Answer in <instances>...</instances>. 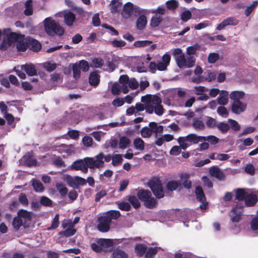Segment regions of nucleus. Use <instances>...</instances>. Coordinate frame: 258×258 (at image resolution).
<instances>
[{
  "label": "nucleus",
  "mask_w": 258,
  "mask_h": 258,
  "mask_svg": "<svg viewBox=\"0 0 258 258\" xmlns=\"http://www.w3.org/2000/svg\"><path fill=\"white\" fill-rule=\"evenodd\" d=\"M141 101L146 105V111L151 114L154 112L158 115L164 113V109L161 105L162 100L158 95L147 94L142 96Z\"/></svg>",
  "instance_id": "1"
},
{
  "label": "nucleus",
  "mask_w": 258,
  "mask_h": 258,
  "mask_svg": "<svg viewBox=\"0 0 258 258\" xmlns=\"http://www.w3.org/2000/svg\"><path fill=\"white\" fill-rule=\"evenodd\" d=\"M43 24L46 32L51 36L55 34L61 36L64 33V29L58 22L51 17H47L43 21Z\"/></svg>",
  "instance_id": "2"
},
{
  "label": "nucleus",
  "mask_w": 258,
  "mask_h": 258,
  "mask_svg": "<svg viewBox=\"0 0 258 258\" xmlns=\"http://www.w3.org/2000/svg\"><path fill=\"white\" fill-rule=\"evenodd\" d=\"M8 40L10 44L13 42H16L17 48L20 51H25L29 45L27 37L25 38L24 36L16 33H11L8 37Z\"/></svg>",
  "instance_id": "3"
},
{
  "label": "nucleus",
  "mask_w": 258,
  "mask_h": 258,
  "mask_svg": "<svg viewBox=\"0 0 258 258\" xmlns=\"http://www.w3.org/2000/svg\"><path fill=\"white\" fill-rule=\"evenodd\" d=\"M205 138L204 136H197L195 134H189L186 137H180L177 139L178 144L181 146L182 149L185 150L190 146L189 143L198 144L203 142Z\"/></svg>",
  "instance_id": "4"
},
{
  "label": "nucleus",
  "mask_w": 258,
  "mask_h": 258,
  "mask_svg": "<svg viewBox=\"0 0 258 258\" xmlns=\"http://www.w3.org/2000/svg\"><path fill=\"white\" fill-rule=\"evenodd\" d=\"M138 198L144 202L145 206L148 208H153L156 205V200L152 196L151 192L148 190L140 189L137 193Z\"/></svg>",
  "instance_id": "5"
},
{
  "label": "nucleus",
  "mask_w": 258,
  "mask_h": 258,
  "mask_svg": "<svg viewBox=\"0 0 258 258\" xmlns=\"http://www.w3.org/2000/svg\"><path fill=\"white\" fill-rule=\"evenodd\" d=\"M149 185L156 198L161 199L164 197V192L161 181L158 178H154L149 182Z\"/></svg>",
  "instance_id": "6"
},
{
  "label": "nucleus",
  "mask_w": 258,
  "mask_h": 258,
  "mask_svg": "<svg viewBox=\"0 0 258 258\" xmlns=\"http://www.w3.org/2000/svg\"><path fill=\"white\" fill-rule=\"evenodd\" d=\"M104 154L100 153L97 155L94 158L92 157H88L86 159L87 163L90 168H100L104 166Z\"/></svg>",
  "instance_id": "7"
},
{
  "label": "nucleus",
  "mask_w": 258,
  "mask_h": 258,
  "mask_svg": "<svg viewBox=\"0 0 258 258\" xmlns=\"http://www.w3.org/2000/svg\"><path fill=\"white\" fill-rule=\"evenodd\" d=\"M139 12V8L138 7L131 3H127L123 7L121 14L124 18H128L133 15H136Z\"/></svg>",
  "instance_id": "8"
},
{
  "label": "nucleus",
  "mask_w": 258,
  "mask_h": 258,
  "mask_svg": "<svg viewBox=\"0 0 258 258\" xmlns=\"http://www.w3.org/2000/svg\"><path fill=\"white\" fill-rule=\"evenodd\" d=\"M196 59L193 56H188L187 57L182 56L179 57L176 62L177 66L180 68H191L195 63Z\"/></svg>",
  "instance_id": "9"
},
{
  "label": "nucleus",
  "mask_w": 258,
  "mask_h": 258,
  "mask_svg": "<svg viewBox=\"0 0 258 258\" xmlns=\"http://www.w3.org/2000/svg\"><path fill=\"white\" fill-rule=\"evenodd\" d=\"M87 158H88V157H86L83 160H78L74 161L70 167L71 169L76 170H81L84 173L87 172L88 169L89 167L86 160Z\"/></svg>",
  "instance_id": "10"
},
{
  "label": "nucleus",
  "mask_w": 258,
  "mask_h": 258,
  "mask_svg": "<svg viewBox=\"0 0 258 258\" xmlns=\"http://www.w3.org/2000/svg\"><path fill=\"white\" fill-rule=\"evenodd\" d=\"M62 227L66 230L62 232L63 234L67 237L71 236L75 234L76 231L74 228L72 221L70 219H64L62 223Z\"/></svg>",
  "instance_id": "11"
},
{
  "label": "nucleus",
  "mask_w": 258,
  "mask_h": 258,
  "mask_svg": "<svg viewBox=\"0 0 258 258\" xmlns=\"http://www.w3.org/2000/svg\"><path fill=\"white\" fill-rule=\"evenodd\" d=\"M56 16L63 17L64 23L70 27L73 25L76 20V15L71 11L60 12L57 13Z\"/></svg>",
  "instance_id": "12"
},
{
  "label": "nucleus",
  "mask_w": 258,
  "mask_h": 258,
  "mask_svg": "<svg viewBox=\"0 0 258 258\" xmlns=\"http://www.w3.org/2000/svg\"><path fill=\"white\" fill-rule=\"evenodd\" d=\"M247 108V104L241 101H235L232 102L231 111L234 113L239 114L244 112Z\"/></svg>",
  "instance_id": "13"
},
{
  "label": "nucleus",
  "mask_w": 258,
  "mask_h": 258,
  "mask_svg": "<svg viewBox=\"0 0 258 258\" xmlns=\"http://www.w3.org/2000/svg\"><path fill=\"white\" fill-rule=\"evenodd\" d=\"M98 221V229L103 232H107L110 228V224L111 223L110 219L104 216L99 218Z\"/></svg>",
  "instance_id": "14"
},
{
  "label": "nucleus",
  "mask_w": 258,
  "mask_h": 258,
  "mask_svg": "<svg viewBox=\"0 0 258 258\" xmlns=\"http://www.w3.org/2000/svg\"><path fill=\"white\" fill-rule=\"evenodd\" d=\"M196 195L197 200L201 203L200 206V208L202 210L206 209L208 205V203L206 201V197L201 187L197 186L196 187Z\"/></svg>",
  "instance_id": "15"
},
{
  "label": "nucleus",
  "mask_w": 258,
  "mask_h": 258,
  "mask_svg": "<svg viewBox=\"0 0 258 258\" xmlns=\"http://www.w3.org/2000/svg\"><path fill=\"white\" fill-rule=\"evenodd\" d=\"M238 23V21L234 17H229L224 20L219 24L216 29L218 30H221L227 26H235Z\"/></svg>",
  "instance_id": "16"
},
{
  "label": "nucleus",
  "mask_w": 258,
  "mask_h": 258,
  "mask_svg": "<svg viewBox=\"0 0 258 258\" xmlns=\"http://www.w3.org/2000/svg\"><path fill=\"white\" fill-rule=\"evenodd\" d=\"M242 209L240 207H236L232 209L230 214L231 220L233 222H238L240 219Z\"/></svg>",
  "instance_id": "17"
},
{
  "label": "nucleus",
  "mask_w": 258,
  "mask_h": 258,
  "mask_svg": "<svg viewBox=\"0 0 258 258\" xmlns=\"http://www.w3.org/2000/svg\"><path fill=\"white\" fill-rule=\"evenodd\" d=\"M170 56L168 54H165L162 58V61L157 63V70L162 71H165L169 65L170 61Z\"/></svg>",
  "instance_id": "18"
},
{
  "label": "nucleus",
  "mask_w": 258,
  "mask_h": 258,
  "mask_svg": "<svg viewBox=\"0 0 258 258\" xmlns=\"http://www.w3.org/2000/svg\"><path fill=\"white\" fill-rule=\"evenodd\" d=\"M19 218L24 222V226H27V224L29 222L32 218V214L24 210H21L18 213Z\"/></svg>",
  "instance_id": "19"
},
{
  "label": "nucleus",
  "mask_w": 258,
  "mask_h": 258,
  "mask_svg": "<svg viewBox=\"0 0 258 258\" xmlns=\"http://www.w3.org/2000/svg\"><path fill=\"white\" fill-rule=\"evenodd\" d=\"M190 175L186 173H182L180 174V183L185 188L189 189L191 187V182L189 179Z\"/></svg>",
  "instance_id": "20"
},
{
  "label": "nucleus",
  "mask_w": 258,
  "mask_h": 258,
  "mask_svg": "<svg viewBox=\"0 0 258 258\" xmlns=\"http://www.w3.org/2000/svg\"><path fill=\"white\" fill-rule=\"evenodd\" d=\"M209 172L211 176L219 180H223L225 178L224 174L220 169L217 166H213L210 168Z\"/></svg>",
  "instance_id": "21"
},
{
  "label": "nucleus",
  "mask_w": 258,
  "mask_h": 258,
  "mask_svg": "<svg viewBox=\"0 0 258 258\" xmlns=\"http://www.w3.org/2000/svg\"><path fill=\"white\" fill-rule=\"evenodd\" d=\"M21 68L22 70L25 71L29 76H33L37 74V70L35 66L32 63L22 65Z\"/></svg>",
  "instance_id": "22"
},
{
  "label": "nucleus",
  "mask_w": 258,
  "mask_h": 258,
  "mask_svg": "<svg viewBox=\"0 0 258 258\" xmlns=\"http://www.w3.org/2000/svg\"><path fill=\"white\" fill-rule=\"evenodd\" d=\"M257 202V197L255 194L249 190L245 199V204L248 206H253Z\"/></svg>",
  "instance_id": "23"
},
{
  "label": "nucleus",
  "mask_w": 258,
  "mask_h": 258,
  "mask_svg": "<svg viewBox=\"0 0 258 258\" xmlns=\"http://www.w3.org/2000/svg\"><path fill=\"white\" fill-rule=\"evenodd\" d=\"M228 95L229 93L227 91H221L217 98L218 103L222 105H226L228 102Z\"/></svg>",
  "instance_id": "24"
},
{
  "label": "nucleus",
  "mask_w": 258,
  "mask_h": 258,
  "mask_svg": "<svg viewBox=\"0 0 258 258\" xmlns=\"http://www.w3.org/2000/svg\"><path fill=\"white\" fill-rule=\"evenodd\" d=\"M245 96V93L242 91H232L229 94V97L234 102L235 101H240V99L243 98Z\"/></svg>",
  "instance_id": "25"
},
{
  "label": "nucleus",
  "mask_w": 258,
  "mask_h": 258,
  "mask_svg": "<svg viewBox=\"0 0 258 258\" xmlns=\"http://www.w3.org/2000/svg\"><path fill=\"white\" fill-rule=\"evenodd\" d=\"M27 41L29 42V45L31 49L32 50L38 51L41 49V45L37 40L31 37H27Z\"/></svg>",
  "instance_id": "26"
},
{
  "label": "nucleus",
  "mask_w": 258,
  "mask_h": 258,
  "mask_svg": "<svg viewBox=\"0 0 258 258\" xmlns=\"http://www.w3.org/2000/svg\"><path fill=\"white\" fill-rule=\"evenodd\" d=\"M23 161L28 166L36 164V160L31 153L26 154L23 157Z\"/></svg>",
  "instance_id": "27"
},
{
  "label": "nucleus",
  "mask_w": 258,
  "mask_h": 258,
  "mask_svg": "<svg viewBox=\"0 0 258 258\" xmlns=\"http://www.w3.org/2000/svg\"><path fill=\"white\" fill-rule=\"evenodd\" d=\"M119 83L121 84L122 91L124 94H126L128 90L126 85L128 84L129 78L126 75H122L119 78Z\"/></svg>",
  "instance_id": "28"
},
{
  "label": "nucleus",
  "mask_w": 258,
  "mask_h": 258,
  "mask_svg": "<svg viewBox=\"0 0 258 258\" xmlns=\"http://www.w3.org/2000/svg\"><path fill=\"white\" fill-rule=\"evenodd\" d=\"M181 187V183L175 180H171L167 182L166 188L169 191H173Z\"/></svg>",
  "instance_id": "29"
},
{
  "label": "nucleus",
  "mask_w": 258,
  "mask_h": 258,
  "mask_svg": "<svg viewBox=\"0 0 258 258\" xmlns=\"http://www.w3.org/2000/svg\"><path fill=\"white\" fill-rule=\"evenodd\" d=\"M133 144L135 148L138 151H142L145 149V142L140 138H137L134 139Z\"/></svg>",
  "instance_id": "30"
},
{
  "label": "nucleus",
  "mask_w": 258,
  "mask_h": 258,
  "mask_svg": "<svg viewBox=\"0 0 258 258\" xmlns=\"http://www.w3.org/2000/svg\"><path fill=\"white\" fill-rule=\"evenodd\" d=\"M151 44L152 42L149 40L137 41L134 43V45L136 47H145L151 45V49L153 50L155 48V45Z\"/></svg>",
  "instance_id": "31"
},
{
  "label": "nucleus",
  "mask_w": 258,
  "mask_h": 258,
  "mask_svg": "<svg viewBox=\"0 0 258 258\" xmlns=\"http://www.w3.org/2000/svg\"><path fill=\"white\" fill-rule=\"evenodd\" d=\"M122 4L118 0H112L109 5L112 13H116L120 9Z\"/></svg>",
  "instance_id": "32"
},
{
  "label": "nucleus",
  "mask_w": 258,
  "mask_h": 258,
  "mask_svg": "<svg viewBox=\"0 0 258 258\" xmlns=\"http://www.w3.org/2000/svg\"><path fill=\"white\" fill-rule=\"evenodd\" d=\"M99 77L98 74L96 72H92L89 77V83L91 85L96 86L99 82Z\"/></svg>",
  "instance_id": "33"
},
{
  "label": "nucleus",
  "mask_w": 258,
  "mask_h": 258,
  "mask_svg": "<svg viewBox=\"0 0 258 258\" xmlns=\"http://www.w3.org/2000/svg\"><path fill=\"white\" fill-rule=\"evenodd\" d=\"M149 126L151 128L152 133H161L163 131V126L162 125H158L157 123L155 122H150L149 124Z\"/></svg>",
  "instance_id": "34"
},
{
  "label": "nucleus",
  "mask_w": 258,
  "mask_h": 258,
  "mask_svg": "<svg viewBox=\"0 0 258 258\" xmlns=\"http://www.w3.org/2000/svg\"><path fill=\"white\" fill-rule=\"evenodd\" d=\"M61 148V152L66 153L67 155H72V154L75 153L76 152V148L74 147V146L72 145H62Z\"/></svg>",
  "instance_id": "35"
},
{
  "label": "nucleus",
  "mask_w": 258,
  "mask_h": 258,
  "mask_svg": "<svg viewBox=\"0 0 258 258\" xmlns=\"http://www.w3.org/2000/svg\"><path fill=\"white\" fill-rule=\"evenodd\" d=\"M70 66H72L74 78L76 79H79L81 75V69L78 63H71Z\"/></svg>",
  "instance_id": "36"
},
{
  "label": "nucleus",
  "mask_w": 258,
  "mask_h": 258,
  "mask_svg": "<svg viewBox=\"0 0 258 258\" xmlns=\"http://www.w3.org/2000/svg\"><path fill=\"white\" fill-rule=\"evenodd\" d=\"M192 125L195 130L198 131L203 130L205 128L204 123L199 119H194L192 123Z\"/></svg>",
  "instance_id": "37"
},
{
  "label": "nucleus",
  "mask_w": 258,
  "mask_h": 258,
  "mask_svg": "<svg viewBox=\"0 0 258 258\" xmlns=\"http://www.w3.org/2000/svg\"><path fill=\"white\" fill-rule=\"evenodd\" d=\"M249 190L248 189L245 190L243 189H238L236 190V199L239 201L245 199Z\"/></svg>",
  "instance_id": "38"
},
{
  "label": "nucleus",
  "mask_w": 258,
  "mask_h": 258,
  "mask_svg": "<svg viewBox=\"0 0 258 258\" xmlns=\"http://www.w3.org/2000/svg\"><path fill=\"white\" fill-rule=\"evenodd\" d=\"M147 24V19L145 16H141L137 21V26L140 30L143 29Z\"/></svg>",
  "instance_id": "39"
},
{
  "label": "nucleus",
  "mask_w": 258,
  "mask_h": 258,
  "mask_svg": "<svg viewBox=\"0 0 258 258\" xmlns=\"http://www.w3.org/2000/svg\"><path fill=\"white\" fill-rule=\"evenodd\" d=\"M32 182V186L36 191L41 192L44 190V188L40 181L33 179Z\"/></svg>",
  "instance_id": "40"
},
{
  "label": "nucleus",
  "mask_w": 258,
  "mask_h": 258,
  "mask_svg": "<svg viewBox=\"0 0 258 258\" xmlns=\"http://www.w3.org/2000/svg\"><path fill=\"white\" fill-rule=\"evenodd\" d=\"M99 242L101 244L103 250H105V248L111 247L113 245L112 240L110 239L100 238Z\"/></svg>",
  "instance_id": "41"
},
{
  "label": "nucleus",
  "mask_w": 258,
  "mask_h": 258,
  "mask_svg": "<svg viewBox=\"0 0 258 258\" xmlns=\"http://www.w3.org/2000/svg\"><path fill=\"white\" fill-rule=\"evenodd\" d=\"M120 216L119 211H110L107 212L106 215L105 216L110 219L111 222L112 219L115 220L117 219Z\"/></svg>",
  "instance_id": "42"
},
{
  "label": "nucleus",
  "mask_w": 258,
  "mask_h": 258,
  "mask_svg": "<svg viewBox=\"0 0 258 258\" xmlns=\"http://www.w3.org/2000/svg\"><path fill=\"white\" fill-rule=\"evenodd\" d=\"M32 0H28L25 3V10L24 13L26 15L30 16L33 13V9L32 6Z\"/></svg>",
  "instance_id": "43"
},
{
  "label": "nucleus",
  "mask_w": 258,
  "mask_h": 258,
  "mask_svg": "<svg viewBox=\"0 0 258 258\" xmlns=\"http://www.w3.org/2000/svg\"><path fill=\"white\" fill-rule=\"evenodd\" d=\"M130 141L127 137H121L119 140V147L120 149H125L129 145Z\"/></svg>",
  "instance_id": "44"
},
{
  "label": "nucleus",
  "mask_w": 258,
  "mask_h": 258,
  "mask_svg": "<svg viewBox=\"0 0 258 258\" xmlns=\"http://www.w3.org/2000/svg\"><path fill=\"white\" fill-rule=\"evenodd\" d=\"M141 134L142 137L144 138H148L151 136L152 132L149 126L144 127L141 130Z\"/></svg>",
  "instance_id": "45"
},
{
  "label": "nucleus",
  "mask_w": 258,
  "mask_h": 258,
  "mask_svg": "<svg viewBox=\"0 0 258 258\" xmlns=\"http://www.w3.org/2000/svg\"><path fill=\"white\" fill-rule=\"evenodd\" d=\"M122 91V86L117 83H114L111 87V91L113 95H117L119 94Z\"/></svg>",
  "instance_id": "46"
},
{
  "label": "nucleus",
  "mask_w": 258,
  "mask_h": 258,
  "mask_svg": "<svg viewBox=\"0 0 258 258\" xmlns=\"http://www.w3.org/2000/svg\"><path fill=\"white\" fill-rule=\"evenodd\" d=\"M146 250V246L143 244H139L137 245L135 247V251L136 253L140 256L143 255Z\"/></svg>",
  "instance_id": "47"
},
{
  "label": "nucleus",
  "mask_w": 258,
  "mask_h": 258,
  "mask_svg": "<svg viewBox=\"0 0 258 258\" xmlns=\"http://www.w3.org/2000/svg\"><path fill=\"white\" fill-rule=\"evenodd\" d=\"M113 258H128L127 254L120 249L115 250L113 253Z\"/></svg>",
  "instance_id": "48"
},
{
  "label": "nucleus",
  "mask_w": 258,
  "mask_h": 258,
  "mask_svg": "<svg viewBox=\"0 0 258 258\" xmlns=\"http://www.w3.org/2000/svg\"><path fill=\"white\" fill-rule=\"evenodd\" d=\"M220 58L219 53L213 52L209 54L208 60L209 63H214Z\"/></svg>",
  "instance_id": "49"
},
{
  "label": "nucleus",
  "mask_w": 258,
  "mask_h": 258,
  "mask_svg": "<svg viewBox=\"0 0 258 258\" xmlns=\"http://www.w3.org/2000/svg\"><path fill=\"white\" fill-rule=\"evenodd\" d=\"M128 200L135 208H138L140 206V203L135 196H129Z\"/></svg>",
  "instance_id": "50"
},
{
  "label": "nucleus",
  "mask_w": 258,
  "mask_h": 258,
  "mask_svg": "<svg viewBox=\"0 0 258 258\" xmlns=\"http://www.w3.org/2000/svg\"><path fill=\"white\" fill-rule=\"evenodd\" d=\"M162 18L160 15H156L153 17L151 21V25L152 27H157L161 22Z\"/></svg>",
  "instance_id": "51"
},
{
  "label": "nucleus",
  "mask_w": 258,
  "mask_h": 258,
  "mask_svg": "<svg viewBox=\"0 0 258 258\" xmlns=\"http://www.w3.org/2000/svg\"><path fill=\"white\" fill-rule=\"evenodd\" d=\"M22 225H24V222L18 215L17 217L14 219L13 226L15 229L18 230Z\"/></svg>",
  "instance_id": "52"
},
{
  "label": "nucleus",
  "mask_w": 258,
  "mask_h": 258,
  "mask_svg": "<svg viewBox=\"0 0 258 258\" xmlns=\"http://www.w3.org/2000/svg\"><path fill=\"white\" fill-rule=\"evenodd\" d=\"M200 47V45L198 44L189 46L186 48V53L189 55V56H190V55L191 54H194Z\"/></svg>",
  "instance_id": "53"
},
{
  "label": "nucleus",
  "mask_w": 258,
  "mask_h": 258,
  "mask_svg": "<svg viewBox=\"0 0 258 258\" xmlns=\"http://www.w3.org/2000/svg\"><path fill=\"white\" fill-rule=\"evenodd\" d=\"M104 63L103 60L100 58H94L92 60L91 67L98 68L101 67Z\"/></svg>",
  "instance_id": "54"
},
{
  "label": "nucleus",
  "mask_w": 258,
  "mask_h": 258,
  "mask_svg": "<svg viewBox=\"0 0 258 258\" xmlns=\"http://www.w3.org/2000/svg\"><path fill=\"white\" fill-rule=\"evenodd\" d=\"M99 242L100 239H98L96 242L93 243L91 244V248L92 250L95 252H99L103 251L101 244L99 243Z\"/></svg>",
  "instance_id": "55"
},
{
  "label": "nucleus",
  "mask_w": 258,
  "mask_h": 258,
  "mask_svg": "<svg viewBox=\"0 0 258 258\" xmlns=\"http://www.w3.org/2000/svg\"><path fill=\"white\" fill-rule=\"evenodd\" d=\"M78 64L83 72H87L89 69V64L86 60H81Z\"/></svg>",
  "instance_id": "56"
},
{
  "label": "nucleus",
  "mask_w": 258,
  "mask_h": 258,
  "mask_svg": "<svg viewBox=\"0 0 258 258\" xmlns=\"http://www.w3.org/2000/svg\"><path fill=\"white\" fill-rule=\"evenodd\" d=\"M122 158L120 154H115L112 156V163L114 166L118 165L122 162Z\"/></svg>",
  "instance_id": "57"
},
{
  "label": "nucleus",
  "mask_w": 258,
  "mask_h": 258,
  "mask_svg": "<svg viewBox=\"0 0 258 258\" xmlns=\"http://www.w3.org/2000/svg\"><path fill=\"white\" fill-rule=\"evenodd\" d=\"M205 139L203 142L208 141L212 145H215L219 142V139L214 136L205 137Z\"/></svg>",
  "instance_id": "58"
},
{
  "label": "nucleus",
  "mask_w": 258,
  "mask_h": 258,
  "mask_svg": "<svg viewBox=\"0 0 258 258\" xmlns=\"http://www.w3.org/2000/svg\"><path fill=\"white\" fill-rule=\"evenodd\" d=\"M228 123L230 125L231 127L234 131H239L240 128V126L238 124V123L235 121V120H233L232 119H229L228 120Z\"/></svg>",
  "instance_id": "59"
},
{
  "label": "nucleus",
  "mask_w": 258,
  "mask_h": 258,
  "mask_svg": "<svg viewBox=\"0 0 258 258\" xmlns=\"http://www.w3.org/2000/svg\"><path fill=\"white\" fill-rule=\"evenodd\" d=\"M167 7L170 10H173L178 6V3L176 0H170L166 2Z\"/></svg>",
  "instance_id": "60"
},
{
  "label": "nucleus",
  "mask_w": 258,
  "mask_h": 258,
  "mask_svg": "<svg viewBox=\"0 0 258 258\" xmlns=\"http://www.w3.org/2000/svg\"><path fill=\"white\" fill-rule=\"evenodd\" d=\"M65 180L70 186L76 188L75 176L72 177L70 175H66Z\"/></svg>",
  "instance_id": "61"
},
{
  "label": "nucleus",
  "mask_w": 258,
  "mask_h": 258,
  "mask_svg": "<svg viewBox=\"0 0 258 258\" xmlns=\"http://www.w3.org/2000/svg\"><path fill=\"white\" fill-rule=\"evenodd\" d=\"M43 67L46 71L50 72L56 69V64L55 63L46 62L44 63Z\"/></svg>",
  "instance_id": "62"
},
{
  "label": "nucleus",
  "mask_w": 258,
  "mask_h": 258,
  "mask_svg": "<svg viewBox=\"0 0 258 258\" xmlns=\"http://www.w3.org/2000/svg\"><path fill=\"white\" fill-rule=\"evenodd\" d=\"M57 190L61 194L62 196H66L68 192V189L63 184L58 183L56 184Z\"/></svg>",
  "instance_id": "63"
},
{
  "label": "nucleus",
  "mask_w": 258,
  "mask_h": 258,
  "mask_svg": "<svg viewBox=\"0 0 258 258\" xmlns=\"http://www.w3.org/2000/svg\"><path fill=\"white\" fill-rule=\"evenodd\" d=\"M82 142L86 147H91L92 145L93 140L91 137L86 136L82 139Z\"/></svg>",
  "instance_id": "64"
}]
</instances>
